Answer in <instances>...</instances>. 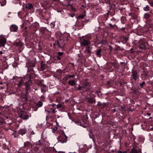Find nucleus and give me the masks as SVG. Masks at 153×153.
<instances>
[{
	"label": "nucleus",
	"instance_id": "09e8293b",
	"mask_svg": "<svg viewBox=\"0 0 153 153\" xmlns=\"http://www.w3.org/2000/svg\"><path fill=\"white\" fill-rule=\"evenodd\" d=\"M3 84V83L2 82H0V84L2 85Z\"/></svg>",
	"mask_w": 153,
	"mask_h": 153
},
{
	"label": "nucleus",
	"instance_id": "a18cd8bd",
	"mask_svg": "<svg viewBox=\"0 0 153 153\" xmlns=\"http://www.w3.org/2000/svg\"><path fill=\"white\" fill-rule=\"evenodd\" d=\"M2 52L1 51H0V54H2Z\"/></svg>",
	"mask_w": 153,
	"mask_h": 153
},
{
	"label": "nucleus",
	"instance_id": "f8f14e48",
	"mask_svg": "<svg viewBox=\"0 0 153 153\" xmlns=\"http://www.w3.org/2000/svg\"><path fill=\"white\" fill-rule=\"evenodd\" d=\"M26 131V130L25 129H21L19 130L18 133L19 134L23 135L25 134Z\"/></svg>",
	"mask_w": 153,
	"mask_h": 153
},
{
	"label": "nucleus",
	"instance_id": "37998d69",
	"mask_svg": "<svg viewBox=\"0 0 153 153\" xmlns=\"http://www.w3.org/2000/svg\"><path fill=\"white\" fill-rule=\"evenodd\" d=\"M147 115L149 116H150V114L149 113H147Z\"/></svg>",
	"mask_w": 153,
	"mask_h": 153
},
{
	"label": "nucleus",
	"instance_id": "7c9ffc66",
	"mask_svg": "<svg viewBox=\"0 0 153 153\" xmlns=\"http://www.w3.org/2000/svg\"><path fill=\"white\" fill-rule=\"evenodd\" d=\"M123 38L126 42L128 40V37H123Z\"/></svg>",
	"mask_w": 153,
	"mask_h": 153
},
{
	"label": "nucleus",
	"instance_id": "9b49d317",
	"mask_svg": "<svg viewBox=\"0 0 153 153\" xmlns=\"http://www.w3.org/2000/svg\"><path fill=\"white\" fill-rule=\"evenodd\" d=\"M102 51V50L101 48H99L96 51V53L97 56L99 57H100L101 56V52Z\"/></svg>",
	"mask_w": 153,
	"mask_h": 153
},
{
	"label": "nucleus",
	"instance_id": "8fccbe9b",
	"mask_svg": "<svg viewBox=\"0 0 153 153\" xmlns=\"http://www.w3.org/2000/svg\"><path fill=\"white\" fill-rule=\"evenodd\" d=\"M143 44H144V43L142 41V45H143Z\"/></svg>",
	"mask_w": 153,
	"mask_h": 153
},
{
	"label": "nucleus",
	"instance_id": "ddd939ff",
	"mask_svg": "<svg viewBox=\"0 0 153 153\" xmlns=\"http://www.w3.org/2000/svg\"><path fill=\"white\" fill-rule=\"evenodd\" d=\"M141 76L142 78L145 80L146 79L149 77L148 75L145 72L142 74Z\"/></svg>",
	"mask_w": 153,
	"mask_h": 153
},
{
	"label": "nucleus",
	"instance_id": "4be33fe9",
	"mask_svg": "<svg viewBox=\"0 0 153 153\" xmlns=\"http://www.w3.org/2000/svg\"><path fill=\"white\" fill-rule=\"evenodd\" d=\"M30 144V143L29 142H26L24 143V145L25 146H28Z\"/></svg>",
	"mask_w": 153,
	"mask_h": 153
},
{
	"label": "nucleus",
	"instance_id": "39448f33",
	"mask_svg": "<svg viewBox=\"0 0 153 153\" xmlns=\"http://www.w3.org/2000/svg\"><path fill=\"white\" fill-rule=\"evenodd\" d=\"M18 29V26L15 25H12L10 26V30L11 32H16Z\"/></svg>",
	"mask_w": 153,
	"mask_h": 153
},
{
	"label": "nucleus",
	"instance_id": "c03bdc74",
	"mask_svg": "<svg viewBox=\"0 0 153 153\" xmlns=\"http://www.w3.org/2000/svg\"><path fill=\"white\" fill-rule=\"evenodd\" d=\"M125 27H122L121 30H124L125 29Z\"/></svg>",
	"mask_w": 153,
	"mask_h": 153
},
{
	"label": "nucleus",
	"instance_id": "79ce46f5",
	"mask_svg": "<svg viewBox=\"0 0 153 153\" xmlns=\"http://www.w3.org/2000/svg\"><path fill=\"white\" fill-rule=\"evenodd\" d=\"M45 111H46L47 112H48L49 113H50L51 112L50 111H48V110H45Z\"/></svg>",
	"mask_w": 153,
	"mask_h": 153
},
{
	"label": "nucleus",
	"instance_id": "72a5a7b5",
	"mask_svg": "<svg viewBox=\"0 0 153 153\" xmlns=\"http://www.w3.org/2000/svg\"><path fill=\"white\" fill-rule=\"evenodd\" d=\"M108 24L111 27H114V25H112L111 23Z\"/></svg>",
	"mask_w": 153,
	"mask_h": 153
},
{
	"label": "nucleus",
	"instance_id": "f704fd0d",
	"mask_svg": "<svg viewBox=\"0 0 153 153\" xmlns=\"http://www.w3.org/2000/svg\"><path fill=\"white\" fill-rule=\"evenodd\" d=\"M57 59L58 60H60L61 59V58L60 56H57Z\"/></svg>",
	"mask_w": 153,
	"mask_h": 153
},
{
	"label": "nucleus",
	"instance_id": "58836bf2",
	"mask_svg": "<svg viewBox=\"0 0 153 153\" xmlns=\"http://www.w3.org/2000/svg\"><path fill=\"white\" fill-rule=\"evenodd\" d=\"M81 89V87L80 86H79L78 88V90H80Z\"/></svg>",
	"mask_w": 153,
	"mask_h": 153
},
{
	"label": "nucleus",
	"instance_id": "4468645a",
	"mask_svg": "<svg viewBox=\"0 0 153 153\" xmlns=\"http://www.w3.org/2000/svg\"><path fill=\"white\" fill-rule=\"evenodd\" d=\"M25 7L29 10H31L33 8V5L31 4L30 3L27 4L26 5Z\"/></svg>",
	"mask_w": 153,
	"mask_h": 153
},
{
	"label": "nucleus",
	"instance_id": "6e6552de",
	"mask_svg": "<svg viewBox=\"0 0 153 153\" xmlns=\"http://www.w3.org/2000/svg\"><path fill=\"white\" fill-rule=\"evenodd\" d=\"M48 68V66L43 61H41V71H42L46 69H47Z\"/></svg>",
	"mask_w": 153,
	"mask_h": 153
},
{
	"label": "nucleus",
	"instance_id": "cd10ccee",
	"mask_svg": "<svg viewBox=\"0 0 153 153\" xmlns=\"http://www.w3.org/2000/svg\"><path fill=\"white\" fill-rule=\"evenodd\" d=\"M4 3L3 4V3H2L1 2V6H2L6 4V1L5 0H4Z\"/></svg>",
	"mask_w": 153,
	"mask_h": 153
},
{
	"label": "nucleus",
	"instance_id": "2f4dec72",
	"mask_svg": "<svg viewBox=\"0 0 153 153\" xmlns=\"http://www.w3.org/2000/svg\"><path fill=\"white\" fill-rule=\"evenodd\" d=\"M75 76L74 75H69L68 76V77L69 78H73V77H74Z\"/></svg>",
	"mask_w": 153,
	"mask_h": 153
},
{
	"label": "nucleus",
	"instance_id": "4c0bfd02",
	"mask_svg": "<svg viewBox=\"0 0 153 153\" xmlns=\"http://www.w3.org/2000/svg\"><path fill=\"white\" fill-rule=\"evenodd\" d=\"M112 112L113 113H114V112H115L116 111V110L115 109H112Z\"/></svg>",
	"mask_w": 153,
	"mask_h": 153
},
{
	"label": "nucleus",
	"instance_id": "b1692460",
	"mask_svg": "<svg viewBox=\"0 0 153 153\" xmlns=\"http://www.w3.org/2000/svg\"><path fill=\"white\" fill-rule=\"evenodd\" d=\"M36 145L37 146H41V143L40 140H39L38 142H36Z\"/></svg>",
	"mask_w": 153,
	"mask_h": 153
},
{
	"label": "nucleus",
	"instance_id": "a211bd4d",
	"mask_svg": "<svg viewBox=\"0 0 153 153\" xmlns=\"http://www.w3.org/2000/svg\"><path fill=\"white\" fill-rule=\"evenodd\" d=\"M143 9L145 11H148L149 10V6L148 5H146L145 7L143 8Z\"/></svg>",
	"mask_w": 153,
	"mask_h": 153
},
{
	"label": "nucleus",
	"instance_id": "412c9836",
	"mask_svg": "<svg viewBox=\"0 0 153 153\" xmlns=\"http://www.w3.org/2000/svg\"><path fill=\"white\" fill-rule=\"evenodd\" d=\"M62 104H59L57 105V108L58 109H59V108H60L62 107Z\"/></svg>",
	"mask_w": 153,
	"mask_h": 153
},
{
	"label": "nucleus",
	"instance_id": "c85d7f7f",
	"mask_svg": "<svg viewBox=\"0 0 153 153\" xmlns=\"http://www.w3.org/2000/svg\"><path fill=\"white\" fill-rule=\"evenodd\" d=\"M63 54V53L62 52H58V55L59 56H61Z\"/></svg>",
	"mask_w": 153,
	"mask_h": 153
},
{
	"label": "nucleus",
	"instance_id": "0eeeda50",
	"mask_svg": "<svg viewBox=\"0 0 153 153\" xmlns=\"http://www.w3.org/2000/svg\"><path fill=\"white\" fill-rule=\"evenodd\" d=\"M63 133L64 135V136L65 137V141H63L62 140V137L61 136H59L58 137H57V139H58V140H59V141L61 142L62 143H65L67 142V137L65 135L64 132H63Z\"/></svg>",
	"mask_w": 153,
	"mask_h": 153
},
{
	"label": "nucleus",
	"instance_id": "49530a36",
	"mask_svg": "<svg viewBox=\"0 0 153 153\" xmlns=\"http://www.w3.org/2000/svg\"><path fill=\"white\" fill-rule=\"evenodd\" d=\"M122 153H127V152L126 151H124Z\"/></svg>",
	"mask_w": 153,
	"mask_h": 153
},
{
	"label": "nucleus",
	"instance_id": "1a4fd4ad",
	"mask_svg": "<svg viewBox=\"0 0 153 153\" xmlns=\"http://www.w3.org/2000/svg\"><path fill=\"white\" fill-rule=\"evenodd\" d=\"M142 40H140L139 41V47L140 49H145L146 48V46L144 44H143V45H142Z\"/></svg>",
	"mask_w": 153,
	"mask_h": 153
},
{
	"label": "nucleus",
	"instance_id": "5701e85b",
	"mask_svg": "<svg viewBox=\"0 0 153 153\" xmlns=\"http://www.w3.org/2000/svg\"><path fill=\"white\" fill-rule=\"evenodd\" d=\"M145 84V82L143 81L140 84V86L141 87H142L143 85H144Z\"/></svg>",
	"mask_w": 153,
	"mask_h": 153
},
{
	"label": "nucleus",
	"instance_id": "20e7f679",
	"mask_svg": "<svg viewBox=\"0 0 153 153\" xmlns=\"http://www.w3.org/2000/svg\"><path fill=\"white\" fill-rule=\"evenodd\" d=\"M20 117L24 120H26L28 119L29 117L25 111L22 112L20 115Z\"/></svg>",
	"mask_w": 153,
	"mask_h": 153
},
{
	"label": "nucleus",
	"instance_id": "de8ad7c7",
	"mask_svg": "<svg viewBox=\"0 0 153 153\" xmlns=\"http://www.w3.org/2000/svg\"><path fill=\"white\" fill-rule=\"evenodd\" d=\"M34 134V133L33 132V131H32L31 133V134Z\"/></svg>",
	"mask_w": 153,
	"mask_h": 153
},
{
	"label": "nucleus",
	"instance_id": "aec40b11",
	"mask_svg": "<svg viewBox=\"0 0 153 153\" xmlns=\"http://www.w3.org/2000/svg\"><path fill=\"white\" fill-rule=\"evenodd\" d=\"M43 103L42 101H39L37 104V105L39 107H41Z\"/></svg>",
	"mask_w": 153,
	"mask_h": 153
},
{
	"label": "nucleus",
	"instance_id": "c756f323",
	"mask_svg": "<svg viewBox=\"0 0 153 153\" xmlns=\"http://www.w3.org/2000/svg\"><path fill=\"white\" fill-rule=\"evenodd\" d=\"M85 16L83 15H80L79 16V18L81 19H82L84 18Z\"/></svg>",
	"mask_w": 153,
	"mask_h": 153
},
{
	"label": "nucleus",
	"instance_id": "dca6fc26",
	"mask_svg": "<svg viewBox=\"0 0 153 153\" xmlns=\"http://www.w3.org/2000/svg\"><path fill=\"white\" fill-rule=\"evenodd\" d=\"M74 122L78 125L80 126H82L83 127H85L81 123V122L79 121H75Z\"/></svg>",
	"mask_w": 153,
	"mask_h": 153
},
{
	"label": "nucleus",
	"instance_id": "3c124183",
	"mask_svg": "<svg viewBox=\"0 0 153 153\" xmlns=\"http://www.w3.org/2000/svg\"><path fill=\"white\" fill-rule=\"evenodd\" d=\"M54 128V129H55H55H57V128Z\"/></svg>",
	"mask_w": 153,
	"mask_h": 153
},
{
	"label": "nucleus",
	"instance_id": "603ef678",
	"mask_svg": "<svg viewBox=\"0 0 153 153\" xmlns=\"http://www.w3.org/2000/svg\"><path fill=\"white\" fill-rule=\"evenodd\" d=\"M14 137L15 138H16V136H14Z\"/></svg>",
	"mask_w": 153,
	"mask_h": 153
},
{
	"label": "nucleus",
	"instance_id": "ea45409f",
	"mask_svg": "<svg viewBox=\"0 0 153 153\" xmlns=\"http://www.w3.org/2000/svg\"><path fill=\"white\" fill-rule=\"evenodd\" d=\"M117 153H122V151H119L117 152Z\"/></svg>",
	"mask_w": 153,
	"mask_h": 153
},
{
	"label": "nucleus",
	"instance_id": "5fc2aeb1",
	"mask_svg": "<svg viewBox=\"0 0 153 153\" xmlns=\"http://www.w3.org/2000/svg\"><path fill=\"white\" fill-rule=\"evenodd\" d=\"M122 110H123V108H122Z\"/></svg>",
	"mask_w": 153,
	"mask_h": 153
},
{
	"label": "nucleus",
	"instance_id": "f257e3e1",
	"mask_svg": "<svg viewBox=\"0 0 153 153\" xmlns=\"http://www.w3.org/2000/svg\"><path fill=\"white\" fill-rule=\"evenodd\" d=\"M24 83H25V86L26 93L28 92V90L29 89L30 86L31 85V79L27 76H25L22 78L19 81L17 84V85L19 87H20Z\"/></svg>",
	"mask_w": 153,
	"mask_h": 153
},
{
	"label": "nucleus",
	"instance_id": "473e14b6",
	"mask_svg": "<svg viewBox=\"0 0 153 153\" xmlns=\"http://www.w3.org/2000/svg\"><path fill=\"white\" fill-rule=\"evenodd\" d=\"M88 82H85L84 84V85L85 86H88Z\"/></svg>",
	"mask_w": 153,
	"mask_h": 153
},
{
	"label": "nucleus",
	"instance_id": "f3484780",
	"mask_svg": "<svg viewBox=\"0 0 153 153\" xmlns=\"http://www.w3.org/2000/svg\"><path fill=\"white\" fill-rule=\"evenodd\" d=\"M15 45L17 46L20 47L22 46V42H21L19 41L17 42H16L15 43Z\"/></svg>",
	"mask_w": 153,
	"mask_h": 153
},
{
	"label": "nucleus",
	"instance_id": "a19ab883",
	"mask_svg": "<svg viewBox=\"0 0 153 153\" xmlns=\"http://www.w3.org/2000/svg\"><path fill=\"white\" fill-rule=\"evenodd\" d=\"M55 104H53L52 105H52L53 107H54V106L55 105Z\"/></svg>",
	"mask_w": 153,
	"mask_h": 153
},
{
	"label": "nucleus",
	"instance_id": "f03ea898",
	"mask_svg": "<svg viewBox=\"0 0 153 153\" xmlns=\"http://www.w3.org/2000/svg\"><path fill=\"white\" fill-rule=\"evenodd\" d=\"M90 38L88 36H83L81 38V43L84 46H87L90 43Z\"/></svg>",
	"mask_w": 153,
	"mask_h": 153
},
{
	"label": "nucleus",
	"instance_id": "bb28decb",
	"mask_svg": "<svg viewBox=\"0 0 153 153\" xmlns=\"http://www.w3.org/2000/svg\"><path fill=\"white\" fill-rule=\"evenodd\" d=\"M149 3L150 4V5L152 7H153V1H149Z\"/></svg>",
	"mask_w": 153,
	"mask_h": 153
},
{
	"label": "nucleus",
	"instance_id": "e433bc0d",
	"mask_svg": "<svg viewBox=\"0 0 153 153\" xmlns=\"http://www.w3.org/2000/svg\"><path fill=\"white\" fill-rule=\"evenodd\" d=\"M86 49H91V48L89 46H87L86 48Z\"/></svg>",
	"mask_w": 153,
	"mask_h": 153
},
{
	"label": "nucleus",
	"instance_id": "423d86ee",
	"mask_svg": "<svg viewBox=\"0 0 153 153\" xmlns=\"http://www.w3.org/2000/svg\"><path fill=\"white\" fill-rule=\"evenodd\" d=\"M6 43V39L3 37L0 39V47H4Z\"/></svg>",
	"mask_w": 153,
	"mask_h": 153
},
{
	"label": "nucleus",
	"instance_id": "9d476101",
	"mask_svg": "<svg viewBox=\"0 0 153 153\" xmlns=\"http://www.w3.org/2000/svg\"><path fill=\"white\" fill-rule=\"evenodd\" d=\"M132 76L133 77V79L136 80L138 78V76L137 75V72L136 71H134L132 72Z\"/></svg>",
	"mask_w": 153,
	"mask_h": 153
},
{
	"label": "nucleus",
	"instance_id": "6ab92c4d",
	"mask_svg": "<svg viewBox=\"0 0 153 153\" xmlns=\"http://www.w3.org/2000/svg\"><path fill=\"white\" fill-rule=\"evenodd\" d=\"M84 52L85 53H87L88 54H90V53L91 52V49H85L84 51Z\"/></svg>",
	"mask_w": 153,
	"mask_h": 153
},
{
	"label": "nucleus",
	"instance_id": "a878e982",
	"mask_svg": "<svg viewBox=\"0 0 153 153\" xmlns=\"http://www.w3.org/2000/svg\"><path fill=\"white\" fill-rule=\"evenodd\" d=\"M149 15L148 13H145L144 15V17L146 18H148L149 17Z\"/></svg>",
	"mask_w": 153,
	"mask_h": 153
},
{
	"label": "nucleus",
	"instance_id": "2eb2a0df",
	"mask_svg": "<svg viewBox=\"0 0 153 153\" xmlns=\"http://www.w3.org/2000/svg\"><path fill=\"white\" fill-rule=\"evenodd\" d=\"M68 83L69 85L71 86H74L75 85V81L74 80H69L68 81Z\"/></svg>",
	"mask_w": 153,
	"mask_h": 153
},
{
	"label": "nucleus",
	"instance_id": "c9c22d12",
	"mask_svg": "<svg viewBox=\"0 0 153 153\" xmlns=\"http://www.w3.org/2000/svg\"><path fill=\"white\" fill-rule=\"evenodd\" d=\"M97 105H99L100 106H101V103L100 102H98L97 103Z\"/></svg>",
	"mask_w": 153,
	"mask_h": 153
},
{
	"label": "nucleus",
	"instance_id": "7ed1b4c3",
	"mask_svg": "<svg viewBox=\"0 0 153 153\" xmlns=\"http://www.w3.org/2000/svg\"><path fill=\"white\" fill-rule=\"evenodd\" d=\"M141 149L136 147H134L132 148L129 153H141Z\"/></svg>",
	"mask_w": 153,
	"mask_h": 153
},
{
	"label": "nucleus",
	"instance_id": "393cba45",
	"mask_svg": "<svg viewBox=\"0 0 153 153\" xmlns=\"http://www.w3.org/2000/svg\"><path fill=\"white\" fill-rule=\"evenodd\" d=\"M56 108H55L53 109L52 110V111L51 112V113H56L57 111L56 110Z\"/></svg>",
	"mask_w": 153,
	"mask_h": 153
},
{
	"label": "nucleus",
	"instance_id": "864d4df0",
	"mask_svg": "<svg viewBox=\"0 0 153 153\" xmlns=\"http://www.w3.org/2000/svg\"><path fill=\"white\" fill-rule=\"evenodd\" d=\"M45 85H43V87H45Z\"/></svg>",
	"mask_w": 153,
	"mask_h": 153
}]
</instances>
